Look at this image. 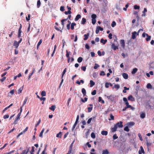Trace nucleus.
<instances>
[{"mask_svg":"<svg viewBox=\"0 0 154 154\" xmlns=\"http://www.w3.org/2000/svg\"><path fill=\"white\" fill-rule=\"evenodd\" d=\"M62 136V133L61 132H60L58 134L56 135V137H57L61 138Z\"/></svg>","mask_w":154,"mask_h":154,"instance_id":"nucleus-30","label":"nucleus"},{"mask_svg":"<svg viewBox=\"0 0 154 154\" xmlns=\"http://www.w3.org/2000/svg\"><path fill=\"white\" fill-rule=\"evenodd\" d=\"M122 123V122L120 121L119 122H117L115 125H116L117 128H121L123 127Z\"/></svg>","mask_w":154,"mask_h":154,"instance_id":"nucleus-3","label":"nucleus"},{"mask_svg":"<svg viewBox=\"0 0 154 154\" xmlns=\"http://www.w3.org/2000/svg\"><path fill=\"white\" fill-rule=\"evenodd\" d=\"M108 37L109 38V39H112V34L111 33H110L108 35Z\"/></svg>","mask_w":154,"mask_h":154,"instance_id":"nucleus-58","label":"nucleus"},{"mask_svg":"<svg viewBox=\"0 0 154 154\" xmlns=\"http://www.w3.org/2000/svg\"><path fill=\"white\" fill-rule=\"evenodd\" d=\"M138 135L140 140H143V138L141 134L140 133H139Z\"/></svg>","mask_w":154,"mask_h":154,"instance_id":"nucleus-51","label":"nucleus"},{"mask_svg":"<svg viewBox=\"0 0 154 154\" xmlns=\"http://www.w3.org/2000/svg\"><path fill=\"white\" fill-rule=\"evenodd\" d=\"M124 130L127 132H128L129 131V129L128 128V126H126L124 128Z\"/></svg>","mask_w":154,"mask_h":154,"instance_id":"nucleus-50","label":"nucleus"},{"mask_svg":"<svg viewBox=\"0 0 154 154\" xmlns=\"http://www.w3.org/2000/svg\"><path fill=\"white\" fill-rule=\"evenodd\" d=\"M74 141L70 145V147H69V149L72 151V147H73V144L74 143Z\"/></svg>","mask_w":154,"mask_h":154,"instance_id":"nucleus-39","label":"nucleus"},{"mask_svg":"<svg viewBox=\"0 0 154 154\" xmlns=\"http://www.w3.org/2000/svg\"><path fill=\"white\" fill-rule=\"evenodd\" d=\"M137 32L136 31H134L132 33V37L131 38L133 39H134L136 38V36L137 35Z\"/></svg>","mask_w":154,"mask_h":154,"instance_id":"nucleus-4","label":"nucleus"},{"mask_svg":"<svg viewBox=\"0 0 154 154\" xmlns=\"http://www.w3.org/2000/svg\"><path fill=\"white\" fill-rule=\"evenodd\" d=\"M81 69L83 71H85L86 69V67L85 66H82L81 67Z\"/></svg>","mask_w":154,"mask_h":154,"instance_id":"nucleus-64","label":"nucleus"},{"mask_svg":"<svg viewBox=\"0 0 154 154\" xmlns=\"http://www.w3.org/2000/svg\"><path fill=\"white\" fill-rule=\"evenodd\" d=\"M30 14H29L28 16V17H26V19L27 20L29 21L30 20Z\"/></svg>","mask_w":154,"mask_h":154,"instance_id":"nucleus-59","label":"nucleus"},{"mask_svg":"<svg viewBox=\"0 0 154 154\" xmlns=\"http://www.w3.org/2000/svg\"><path fill=\"white\" fill-rule=\"evenodd\" d=\"M67 20H68V18H67L66 19H63L61 20V24L62 25L63 27L64 26V22Z\"/></svg>","mask_w":154,"mask_h":154,"instance_id":"nucleus-18","label":"nucleus"},{"mask_svg":"<svg viewBox=\"0 0 154 154\" xmlns=\"http://www.w3.org/2000/svg\"><path fill=\"white\" fill-rule=\"evenodd\" d=\"M107 97L108 99L112 101L113 100V97L112 95L107 96Z\"/></svg>","mask_w":154,"mask_h":154,"instance_id":"nucleus-28","label":"nucleus"},{"mask_svg":"<svg viewBox=\"0 0 154 154\" xmlns=\"http://www.w3.org/2000/svg\"><path fill=\"white\" fill-rule=\"evenodd\" d=\"M100 76H104L105 75V73L103 71H102L100 73Z\"/></svg>","mask_w":154,"mask_h":154,"instance_id":"nucleus-46","label":"nucleus"},{"mask_svg":"<svg viewBox=\"0 0 154 154\" xmlns=\"http://www.w3.org/2000/svg\"><path fill=\"white\" fill-rule=\"evenodd\" d=\"M92 107H89L88 108V112H90L92 109Z\"/></svg>","mask_w":154,"mask_h":154,"instance_id":"nucleus-53","label":"nucleus"},{"mask_svg":"<svg viewBox=\"0 0 154 154\" xmlns=\"http://www.w3.org/2000/svg\"><path fill=\"white\" fill-rule=\"evenodd\" d=\"M118 138V137L117 136L116 134H114L113 136V139L114 140H115Z\"/></svg>","mask_w":154,"mask_h":154,"instance_id":"nucleus-44","label":"nucleus"},{"mask_svg":"<svg viewBox=\"0 0 154 154\" xmlns=\"http://www.w3.org/2000/svg\"><path fill=\"white\" fill-rule=\"evenodd\" d=\"M96 93V90H94L92 92L91 94L92 95H95Z\"/></svg>","mask_w":154,"mask_h":154,"instance_id":"nucleus-57","label":"nucleus"},{"mask_svg":"<svg viewBox=\"0 0 154 154\" xmlns=\"http://www.w3.org/2000/svg\"><path fill=\"white\" fill-rule=\"evenodd\" d=\"M145 116V114L144 113H142L140 115V117L142 119H144Z\"/></svg>","mask_w":154,"mask_h":154,"instance_id":"nucleus-36","label":"nucleus"},{"mask_svg":"<svg viewBox=\"0 0 154 154\" xmlns=\"http://www.w3.org/2000/svg\"><path fill=\"white\" fill-rule=\"evenodd\" d=\"M19 45V44L17 41H15L14 43V46H15L16 48H17Z\"/></svg>","mask_w":154,"mask_h":154,"instance_id":"nucleus-15","label":"nucleus"},{"mask_svg":"<svg viewBox=\"0 0 154 154\" xmlns=\"http://www.w3.org/2000/svg\"><path fill=\"white\" fill-rule=\"evenodd\" d=\"M92 18V23L93 24H94L96 22V18L97 17V16L95 14H93L91 15Z\"/></svg>","mask_w":154,"mask_h":154,"instance_id":"nucleus-2","label":"nucleus"},{"mask_svg":"<svg viewBox=\"0 0 154 154\" xmlns=\"http://www.w3.org/2000/svg\"><path fill=\"white\" fill-rule=\"evenodd\" d=\"M116 23L114 21H113L112 22V23L111 24V26L113 27L116 25Z\"/></svg>","mask_w":154,"mask_h":154,"instance_id":"nucleus-49","label":"nucleus"},{"mask_svg":"<svg viewBox=\"0 0 154 154\" xmlns=\"http://www.w3.org/2000/svg\"><path fill=\"white\" fill-rule=\"evenodd\" d=\"M82 92L83 95L84 96L86 95V90L84 88H82Z\"/></svg>","mask_w":154,"mask_h":154,"instance_id":"nucleus-19","label":"nucleus"},{"mask_svg":"<svg viewBox=\"0 0 154 154\" xmlns=\"http://www.w3.org/2000/svg\"><path fill=\"white\" fill-rule=\"evenodd\" d=\"M122 76L123 78L125 79H127L128 78V75L127 73H123L122 74Z\"/></svg>","mask_w":154,"mask_h":154,"instance_id":"nucleus-16","label":"nucleus"},{"mask_svg":"<svg viewBox=\"0 0 154 154\" xmlns=\"http://www.w3.org/2000/svg\"><path fill=\"white\" fill-rule=\"evenodd\" d=\"M116 42V43H111L112 44L111 45V48L113 49L114 50H116L117 49H119L118 46V42L116 40H114V42Z\"/></svg>","mask_w":154,"mask_h":154,"instance_id":"nucleus-1","label":"nucleus"},{"mask_svg":"<svg viewBox=\"0 0 154 154\" xmlns=\"http://www.w3.org/2000/svg\"><path fill=\"white\" fill-rule=\"evenodd\" d=\"M125 104L126 105V108H130L131 107V106L129 104V103L128 102H127L126 103H125Z\"/></svg>","mask_w":154,"mask_h":154,"instance_id":"nucleus-37","label":"nucleus"},{"mask_svg":"<svg viewBox=\"0 0 154 154\" xmlns=\"http://www.w3.org/2000/svg\"><path fill=\"white\" fill-rule=\"evenodd\" d=\"M86 21V19L84 18H82V21L81 22V24H84L85 23Z\"/></svg>","mask_w":154,"mask_h":154,"instance_id":"nucleus-29","label":"nucleus"},{"mask_svg":"<svg viewBox=\"0 0 154 154\" xmlns=\"http://www.w3.org/2000/svg\"><path fill=\"white\" fill-rule=\"evenodd\" d=\"M88 100V98L87 97H85L84 98V100H83V99H81V101L83 103H85V102L87 101Z\"/></svg>","mask_w":154,"mask_h":154,"instance_id":"nucleus-52","label":"nucleus"},{"mask_svg":"<svg viewBox=\"0 0 154 154\" xmlns=\"http://www.w3.org/2000/svg\"><path fill=\"white\" fill-rule=\"evenodd\" d=\"M60 10L62 11H64V7L63 6L60 7Z\"/></svg>","mask_w":154,"mask_h":154,"instance_id":"nucleus-63","label":"nucleus"},{"mask_svg":"<svg viewBox=\"0 0 154 154\" xmlns=\"http://www.w3.org/2000/svg\"><path fill=\"white\" fill-rule=\"evenodd\" d=\"M101 134L103 135L106 136L107 135L108 132L107 131L103 130L101 131Z\"/></svg>","mask_w":154,"mask_h":154,"instance_id":"nucleus-11","label":"nucleus"},{"mask_svg":"<svg viewBox=\"0 0 154 154\" xmlns=\"http://www.w3.org/2000/svg\"><path fill=\"white\" fill-rule=\"evenodd\" d=\"M22 111V106H21L20 107V112L17 115L20 116Z\"/></svg>","mask_w":154,"mask_h":154,"instance_id":"nucleus-47","label":"nucleus"},{"mask_svg":"<svg viewBox=\"0 0 154 154\" xmlns=\"http://www.w3.org/2000/svg\"><path fill=\"white\" fill-rule=\"evenodd\" d=\"M76 25V23H72L71 24V29L73 30L74 29V26Z\"/></svg>","mask_w":154,"mask_h":154,"instance_id":"nucleus-31","label":"nucleus"},{"mask_svg":"<svg viewBox=\"0 0 154 154\" xmlns=\"http://www.w3.org/2000/svg\"><path fill=\"white\" fill-rule=\"evenodd\" d=\"M66 68H65L63 70V73H62V76H61L62 80H61V82L60 84V85H61L62 84V83L63 82V77L64 76V74L66 72Z\"/></svg>","mask_w":154,"mask_h":154,"instance_id":"nucleus-5","label":"nucleus"},{"mask_svg":"<svg viewBox=\"0 0 154 154\" xmlns=\"http://www.w3.org/2000/svg\"><path fill=\"white\" fill-rule=\"evenodd\" d=\"M14 90H12L10 91V92H9V94H11V95H13L14 93Z\"/></svg>","mask_w":154,"mask_h":154,"instance_id":"nucleus-61","label":"nucleus"},{"mask_svg":"<svg viewBox=\"0 0 154 154\" xmlns=\"http://www.w3.org/2000/svg\"><path fill=\"white\" fill-rule=\"evenodd\" d=\"M137 68H134L133 69V70H132L131 73L132 74H134L136 73V72H137Z\"/></svg>","mask_w":154,"mask_h":154,"instance_id":"nucleus-33","label":"nucleus"},{"mask_svg":"<svg viewBox=\"0 0 154 154\" xmlns=\"http://www.w3.org/2000/svg\"><path fill=\"white\" fill-rule=\"evenodd\" d=\"M81 17V16L80 14H78L76 17L75 18V21H77L78 20L79 18H80Z\"/></svg>","mask_w":154,"mask_h":154,"instance_id":"nucleus-21","label":"nucleus"},{"mask_svg":"<svg viewBox=\"0 0 154 154\" xmlns=\"http://www.w3.org/2000/svg\"><path fill=\"white\" fill-rule=\"evenodd\" d=\"M140 150H139L138 152L139 154H142V153H144V150L142 146H141L140 147Z\"/></svg>","mask_w":154,"mask_h":154,"instance_id":"nucleus-9","label":"nucleus"},{"mask_svg":"<svg viewBox=\"0 0 154 154\" xmlns=\"http://www.w3.org/2000/svg\"><path fill=\"white\" fill-rule=\"evenodd\" d=\"M119 88H120V86H119V85H114V86H113V88H117V89H118Z\"/></svg>","mask_w":154,"mask_h":154,"instance_id":"nucleus-40","label":"nucleus"},{"mask_svg":"<svg viewBox=\"0 0 154 154\" xmlns=\"http://www.w3.org/2000/svg\"><path fill=\"white\" fill-rule=\"evenodd\" d=\"M91 136L93 138H94L95 137V135L94 132H92L91 134Z\"/></svg>","mask_w":154,"mask_h":154,"instance_id":"nucleus-48","label":"nucleus"},{"mask_svg":"<svg viewBox=\"0 0 154 154\" xmlns=\"http://www.w3.org/2000/svg\"><path fill=\"white\" fill-rule=\"evenodd\" d=\"M41 95L42 97L45 96L46 95V92L45 91H42V92L41 94Z\"/></svg>","mask_w":154,"mask_h":154,"instance_id":"nucleus-38","label":"nucleus"},{"mask_svg":"<svg viewBox=\"0 0 154 154\" xmlns=\"http://www.w3.org/2000/svg\"><path fill=\"white\" fill-rule=\"evenodd\" d=\"M66 56L67 58L70 57H69L70 52H68L67 50L66 51Z\"/></svg>","mask_w":154,"mask_h":154,"instance_id":"nucleus-43","label":"nucleus"},{"mask_svg":"<svg viewBox=\"0 0 154 154\" xmlns=\"http://www.w3.org/2000/svg\"><path fill=\"white\" fill-rule=\"evenodd\" d=\"M92 119V118H91L90 119H88V121L87 122V123L88 124H90V122H91Z\"/></svg>","mask_w":154,"mask_h":154,"instance_id":"nucleus-54","label":"nucleus"},{"mask_svg":"<svg viewBox=\"0 0 154 154\" xmlns=\"http://www.w3.org/2000/svg\"><path fill=\"white\" fill-rule=\"evenodd\" d=\"M65 13L67 15L68 14H70L71 13V12L70 11L68 10L67 11H65Z\"/></svg>","mask_w":154,"mask_h":154,"instance_id":"nucleus-55","label":"nucleus"},{"mask_svg":"<svg viewBox=\"0 0 154 154\" xmlns=\"http://www.w3.org/2000/svg\"><path fill=\"white\" fill-rule=\"evenodd\" d=\"M99 66L98 64H97L96 63V64H95V66H94V69H97L98 67H99Z\"/></svg>","mask_w":154,"mask_h":154,"instance_id":"nucleus-56","label":"nucleus"},{"mask_svg":"<svg viewBox=\"0 0 154 154\" xmlns=\"http://www.w3.org/2000/svg\"><path fill=\"white\" fill-rule=\"evenodd\" d=\"M117 128V127L116 126V125H115L114 127L112 128V132H115L116 131Z\"/></svg>","mask_w":154,"mask_h":154,"instance_id":"nucleus-10","label":"nucleus"},{"mask_svg":"<svg viewBox=\"0 0 154 154\" xmlns=\"http://www.w3.org/2000/svg\"><path fill=\"white\" fill-rule=\"evenodd\" d=\"M23 86L22 87H21L18 90L17 93L18 94L21 93L23 90Z\"/></svg>","mask_w":154,"mask_h":154,"instance_id":"nucleus-14","label":"nucleus"},{"mask_svg":"<svg viewBox=\"0 0 154 154\" xmlns=\"http://www.w3.org/2000/svg\"><path fill=\"white\" fill-rule=\"evenodd\" d=\"M146 88L148 89H151L152 88V86L150 83H148L147 85Z\"/></svg>","mask_w":154,"mask_h":154,"instance_id":"nucleus-35","label":"nucleus"},{"mask_svg":"<svg viewBox=\"0 0 154 154\" xmlns=\"http://www.w3.org/2000/svg\"><path fill=\"white\" fill-rule=\"evenodd\" d=\"M82 58L81 57H80L78 58L77 59V61L79 63H81L82 62Z\"/></svg>","mask_w":154,"mask_h":154,"instance_id":"nucleus-34","label":"nucleus"},{"mask_svg":"<svg viewBox=\"0 0 154 154\" xmlns=\"http://www.w3.org/2000/svg\"><path fill=\"white\" fill-rule=\"evenodd\" d=\"M45 129L44 128L42 130L41 132H40L39 135V136L41 137H43V134L44 131Z\"/></svg>","mask_w":154,"mask_h":154,"instance_id":"nucleus-26","label":"nucleus"},{"mask_svg":"<svg viewBox=\"0 0 154 154\" xmlns=\"http://www.w3.org/2000/svg\"><path fill=\"white\" fill-rule=\"evenodd\" d=\"M109 120H114V117L112 115V114H110V119H109Z\"/></svg>","mask_w":154,"mask_h":154,"instance_id":"nucleus-45","label":"nucleus"},{"mask_svg":"<svg viewBox=\"0 0 154 154\" xmlns=\"http://www.w3.org/2000/svg\"><path fill=\"white\" fill-rule=\"evenodd\" d=\"M42 39H41L40 40L39 42H38V43L37 44V49H38V48L39 46H40V44L42 43Z\"/></svg>","mask_w":154,"mask_h":154,"instance_id":"nucleus-32","label":"nucleus"},{"mask_svg":"<svg viewBox=\"0 0 154 154\" xmlns=\"http://www.w3.org/2000/svg\"><path fill=\"white\" fill-rule=\"evenodd\" d=\"M109 84L108 82H106L105 83V87L106 88H108L109 87Z\"/></svg>","mask_w":154,"mask_h":154,"instance_id":"nucleus-62","label":"nucleus"},{"mask_svg":"<svg viewBox=\"0 0 154 154\" xmlns=\"http://www.w3.org/2000/svg\"><path fill=\"white\" fill-rule=\"evenodd\" d=\"M28 98L27 97H26L25 99V100L23 102V103L22 105V107L24 106V105L26 104V102L28 100Z\"/></svg>","mask_w":154,"mask_h":154,"instance_id":"nucleus-20","label":"nucleus"},{"mask_svg":"<svg viewBox=\"0 0 154 154\" xmlns=\"http://www.w3.org/2000/svg\"><path fill=\"white\" fill-rule=\"evenodd\" d=\"M90 87H91L95 85V83L92 80H90Z\"/></svg>","mask_w":154,"mask_h":154,"instance_id":"nucleus-23","label":"nucleus"},{"mask_svg":"<svg viewBox=\"0 0 154 154\" xmlns=\"http://www.w3.org/2000/svg\"><path fill=\"white\" fill-rule=\"evenodd\" d=\"M120 43L122 45L123 48H124L125 46V42L124 40H121L120 41Z\"/></svg>","mask_w":154,"mask_h":154,"instance_id":"nucleus-7","label":"nucleus"},{"mask_svg":"<svg viewBox=\"0 0 154 154\" xmlns=\"http://www.w3.org/2000/svg\"><path fill=\"white\" fill-rule=\"evenodd\" d=\"M140 6L136 5L134 6V9H140Z\"/></svg>","mask_w":154,"mask_h":154,"instance_id":"nucleus-42","label":"nucleus"},{"mask_svg":"<svg viewBox=\"0 0 154 154\" xmlns=\"http://www.w3.org/2000/svg\"><path fill=\"white\" fill-rule=\"evenodd\" d=\"M146 36L147 37L146 38V40L147 41H148L150 40L151 38V36L149 35L148 34H146Z\"/></svg>","mask_w":154,"mask_h":154,"instance_id":"nucleus-25","label":"nucleus"},{"mask_svg":"<svg viewBox=\"0 0 154 154\" xmlns=\"http://www.w3.org/2000/svg\"><path fill=\"white\" fill-rule=\"evenodd\" d=\"M128 100H131L132 101H134V98L133 97L132 95H130L128 97Z\"/></svg>","mask_w":154,"mask_h":154,"instance_id":"nucleus-8","label":"nucleus"},{"mask_svg":"<svg viewBox=\"0 0 154 154\" xmlns=\"http://www.w3.org/2000/svg\"><path fill=\"white\" fill-rule=\"evenodd\" d=\"M41 5V2L40 0H38L37 2V7L38 8H39Z\"/></svg>","mask_w":154,"mask_h":154,"instance_id":"nucleus-41","label":"nucleus"},{"mask_svg":"<svg viewBox=\"0 0 154 154\" xmlns=\"http://www.w3.org/2000/svg\"><path fill=\"white\" fill-rule=\"evenodd\" d=\"M134 123L133 122H130L127 124V125L129 126H131L134 125Z\"/></svg>","mask_w":154,"mask_h":154,"instance_id":"nucleus-27","label":"nucleus"},{"mask_svg":"<svg viewBox=\"0 0 154 154\" xmlns=\"http://www.w3.org/2000/svg\"><path fill=\"white\" fill-rule=\"evenodd\" d=\"M35 71V69L33 68L32 70V72L29 74L28 77V80H29L30 79L31 76L33 74L34 71Z\"/></svg>","mask_w":154,"mask_h":154,"instance_id":"nucleus-12","label":"nucleus"},{"mask_svg":"<svg viewBox=\"0 0 154 154\" xmlns=\"http://www.w3.org/2000/svg\"><path fill=\"white\" fill-rule=\"evenodd\" d=\"M89 35V33H87L86 34H85L84 35V40H86L88 38V37Z\"/></svg>","mask_w":154,"mask_h":154,"instance_id":"nucleus-17","label":"nucleus"},{"mask_svg":"<svg viewBox=\"0 0 154 154\" xmlns=\"http://www.w3.org/2000/svg\"><path fill=\"white\" fill-rule=\"evenodd\" d=\"M107 40L106 39L104 40L103 38H101L100 39V42L103 43V45H105L107 42Z\"/></svg>","mask_w":154,"mask_h":154,"instance_id":"nucleus-13","label":"nucleus"},{"mask_svg":"<svg viewBox=\"0 0 154 154\" xmlns=\"http://www.w3.org/2000/svg\"><path fill=\"white\" fill-rule=\"evenodd\" d=\"M41 119H40L38 122L37 123V124L35 125V127H37V126H38V125H39V124H40V123L41 122Z\"/></svg>","mask_w":154,"mask_h":154,"instance_id":"nucleus-60","label":"nucleus"},{"mask_svg":"<svg viewBox=\"0 0 154 154\" xmlns=\"http://www.w3.org/2000/svg\"><path fill=\"white\" fill-rule=\"evenodd\" d=\"M109 153V152L108 150L106 149L103 151L102 154H108Z\"/></svg>","mask_w":154,"mask_h":154,"instance_id":"nucleus-24","label":"nucleus"},{"mask_svg":"<svg viewBox=\"0 0 154 154\" xmlns=\"http://www.w3.org/2000/svg\"><path fill=\"white\" fill-rule=\"evenodd\" d=\"M56 108L55 106L52 105L51 107L49 108V109L54 111Z\"/></svg>","mask_w":154,"mask_h":154,"instance_id":"nucleus-22","label":"nucleus"},{"mask_svg":"<svg viewBox=\"0 0 154 154\" xmlns=\"http://www.w3.org/2000/svg\"><path fill=\"white\" fill-rule=\"evenodd\" d=\"M29 150V148H28L27 150L25 149L22 151V152L20 154H27ZM15 154H19V153L18 152H17Z\"/></svg>","mask_w":154,"mask_h":154,"instance_id":"nucleus-6","label":"nucleus"}]
</instances>
